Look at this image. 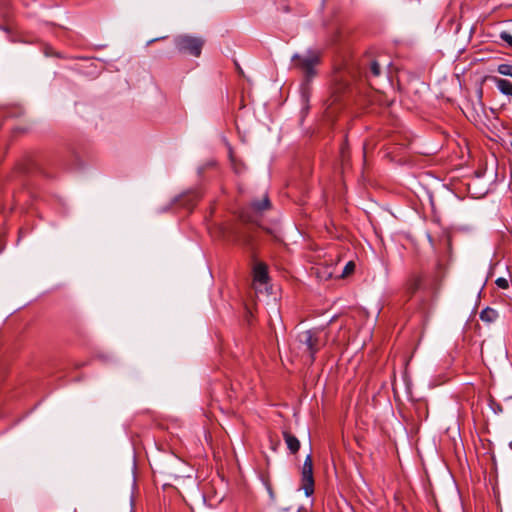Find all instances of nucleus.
<instances>
[{"mask_svg":"<svg viewBox=\"0 0 512 512\" xmlns=\"http://www.w3.org/2000/svg\"><path fill=\"white\" fill-rule=\"evenodd\" d=\"M293 66L300 70L307 79L316 75V67L320 63V53L308 50L303 54H294L292 56Z\"/></svg>","mask_w":512,"mask_h":512,"instance_id":"obj_1","label":"nucleus"},{"mask_svg":"<svg viewBox=\"0 0 512 512\" xmlns=\"http://www.w3.org/2000/svg\"><path fill=\"white\" fill-rule=\"evenodd\" d=\"M297 341L299 343V348L303 353L308 354L310 363H312L315 359V354L323 345L318 333L314 330L303 331L298 334Z\"/></svg>","mask_w":512,"mask_h":512,"instance_id":"obj_2","label":"nucleus"},{"mask_svg":"<svg viewBox=\"0 0 512 512\" xmlns=\"http://www.w3.org/2000/svg\"><path fill=\"white\" fill-rule=\"evenodd\" d=\"M174 44L180 53L199 57L202 52L204 40L191 35H179L174 39Z\"/></svg>","mask_w":512,"mask_h":512,"instance_id":"obj_3","label":"nucleus"},{"mask_svg":"<svg viewBox=\"0 0 512 512\" xmlns=\"http://www.w3.org/2000/svg\"><path fill=\"white\" fill-rule=\"evenodd\" d=\"M301 489L307 497L314 493L313 462L311 455H308L303 463L301 472Z\"/></svg>","mask_w":512,"mask_h":512,"instance_id":"obj_4","label":"nucleus"},{"mask_svg":"<svg viewBox=\"0 0 512 512\" xmlns=\"http://www.w3.org/2000/svg\"><path fill=\"white\" fill-rule=\"evenodd\" d=\"M254 283L257 284L259 283L260 285H263L267 282L268 280V273H267V269H266V266L263 265V264H257L255 267H254Z\"/></svg>","mask_w":512,"mask_h":512,"instance_id":"obj_5","label":"nucleus"},{"mask_svg":"<svg viewBox=\"0 0 512 512\" xmlns=\"http://www.w3.org/2000/svg\"><path fill=\"white\" fill-rule=\"evenodd\" d=\"M283 438H284L285 443L291 453L294 454V453L298 452V450L300 448V442L296 436H294L293 434H291L288 431H284Z\"/></svg>","mask_w":512,"mask_h":512,"instance_id":"obj_6","label":"nucleus"},{"mask_svg":"<svg viewBox=\"0 0 512 512\" xmlns=\"http://www.w3.org/2000/svg\"><path fill=\"white\" fill-rule=\"evenodd\" d=\"M498 90L507 96H512V83L506 79L502 78H493Z\"/></svg>","mask_w":512,"mask_h":512,"instance_id":"obj_7","label":"nucleus"},{"mask_svg":"<svg viewBox=\"0 0 512 512\" xmlns=\"http://www.w3.org/2000/svg\"><path fill=\"white\" fill-rule=\"evenodd\" d=\"M422 286V278L419 275H412L406 284V290L409 294H414Z\"/></svg>","mask_w":512,"mask_h":512,"instance_id":"obj_8","label":"nucleus"},{"mask_svg":"<svg viewBox=\"0 0 512 512\" xmlns=\"http://www.w3.org/2000/svg\"><path fill=\"white\" fill-rule=\"evenodd\" d=\"M499 317L498 312L490 307H486L480 312V319L483 322L492 323Z\"/></svg>","mask_w":512,"mask_h":512,"instance_id":"obj_9","label":"nucleus"},{"mask_svg":"<svg viewBox=\"0 0 512 512\" xmlns=\"http://www.w3.org/2000/svg\"><path fill=\"white\" fill-rule=\"evenodd\" d=\"M252 209L256 212H262L270 208V201L267 195L261 201H254L251 204Z\"/></svg>","mask_w":512,"mask_h":512,"instance_id":"obj_10","label":"nucleus"},{"mask_svg":"<svg viewBox=\"0 0 512 512\" xmlns=\"http://www.w3.org/2000/svg\"><path fill=\"white\" fill-rule=\"evenodd\" d=\"M497 71L501 75L512 77V65L511 64H500L497 67Z\"/></svg>","mask_w":512,"mask_h":512,"instance_id":"obj_11","label":"nucleus"},{"mask_svg":"<svg viewBox=\"0 0 512 512\" xmlns=\"http://www.w3.org/2000/svg\"><path fill=\"white\" fill-rule=\"evenodd\" d=\"M354 269H355V264H354V262H353V261H349V262L345 265V267H344V269H343V271H342L341 276H342V277H346V276L350 275V274L354 271Z\"/></svg>","mask_w":512,"mask_h":512,"instance_id":"obj_12","label":"nucleus"},{"mask_svg":"<svg viewBox=\"0 0 512 512\" xmlns=\"http://www.w3.org/2000/svg\"><path fill=\"white\" fill-rule=\"evenodd\" d=\"M495 284L501 289H507L509 287V280L504 277L496 279Z\"/></svg>","mask_w":512,"mask_h":512,"instance_id":"obj_13","label":"nucleus"},{"mask_svg":"<svg viewBox=\"0 0 512 512\" xmlns=\"http://www.w3.org/2000/svg\"><path fill=\"white\" fill-rule=\"evenodd\" d=\"M370 73L374 76V77H378L380 75V66L378 64V62L376 61H373L370 65Z\"/></svg>","mask_w":512,"mask_h":512,"instance_id":"obj_14","label":"nucleus"},{"mask_svg":"<svg viewBox=\"0 0 512 512\" xmlns=\"http://www.w3.org/2000/svg\"><path fill=\"white\" fill-rule=\"evenodd\" d=\"M500 38L512 47V35L508 32H502Z\"/></svg>","mask_w":512,"mask_h":512,"instance_id":"obj_15","label":"nucleus"},{"mask_svg":"<svg viewBox=\"0 0 512 512\" xmlns=\"http://www.w3.org/2000/svg\"><path fill=\"white\" fill-rule=\"evenodd\" d=\"M245 221H252L249 217H246L245 215L241 216Z\"/></svg>","mask_w":512,"mask_h":512,"instance_id":"obj_16","label":"nucleus"},{"mask_svg":"<svg viewBox=\"0 0 512 512\" xmlns=\"http://www.w3.org/2000/svg\"><path fill=\"white\" fill-rule=\"evenodd\" d=\"M510 145H511V148H512V142L510 143Z\"/></svg>","mask_w":512,"mask_h":512,"instance_id":"obj_17","label":"nucleus"}]
</instances>
